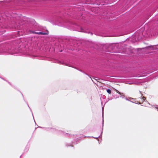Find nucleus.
I'll return each instance as SVG.
<instances>
[{"mask_svg":"<svg viewBox=\"0 0 158 158\" xmlns=\"http://www.w3.org/2000/svg\"><path fill=\"white\" fill-rule=\"evenodd\" d=\"M39 35H47L48 34L47 33L43 32H39Z\"/></svg>","mask_w":158,"mask_h":158,"instance_id":"obj_1","label":"nucleus"},{"mask_svg":"<svg viewBox=\"0 0 158 158\" xmlns=\"http://www.w3.org/2000/svg\"><path fill=\"white\" fill-rule=\"evenodd\" d=\"M107 92L109 94H110L111 93V90L109 89H108L106 90Z\"/></svg>","mask_w":158,"mask_h":158,"instance_id":"obj_2","label":"nucleus"},{"mask_svg":"<svg viewBox=\"0 0 158 158\" xmlns=\"http://www.w3.org/2000/svg\"><path fill=\"white\" fill-rule=\"evenodd\" d=\"M141 99L142 100V102H143L146 99V98L145 97H142L141 98Z\"/></svg>","mask_w":158,"mask_h":158,"instance_id":"obj_3","label":"nucleus"},{"mask_svg":"<svg viewBox=\"0 0 158 158\" xmlns=\"http://www.w3.org/2000/svg\"><path fill=\"white\" fill-rule=\"evenodd\" d=\"M32 33H33L35 34H38V35H39V32H35V31H33L32 32Z\"/></svg>","mask_w":158,"mask_h":158,"instance_id":"obj_4","label":"nucleus"},{"mask_svg":"<svg viewBox=\"0 0 158 158\" xmlns=\"http://www.w3.org/2000/svg\"><path fill=\"white\" fill-rule=\"evenodd\" d=\"M152 47V46H148V47H146V48H151V47Z\"/></svg>","mask_w":158,"mask_h":158,"instance_id":"obj_5","label":"nucleus"}]
</instances>
